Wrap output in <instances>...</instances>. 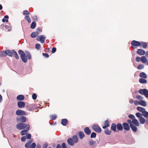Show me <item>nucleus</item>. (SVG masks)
Returning a JSON list of instances; mask_svg holds the SVG:
<instances>
[{
  "label": "nucleus",
  "instance_id": "4be33fe9",
  "mask_svg": "<svg viewBox=\"0 0 148 148\" xmlns=\"http://www.w3.org/2000/svg\"><path fill=\"white\" fill-rule=\"evenodd\" d=\"M139 76L143 78H147V76L146 73L143 72H142L140 73Z\"/></svg>",
  "mask_w": 148,
  "mask_h": 148
},
{
  "label": "nucleus",
  "instance_id": "a211bd4d",
  "mask_svg": "<svg viewBox=\"0 0 148 148\" xmlns=\"http://www.w3.org/2000/svg\"><path fill=\"white\" fill-rule=\"evenodd\" d=\"M116 127L117 129L119 131L122 130H123V127L121 123H119L116 125Z\"/></svg>",
  "mask_w": 148,
  "mask_h": 148
},
{
  "label": "nucleus",
  "instance_id": "338daca9",
  "mask_svg": "<svg viewBox=\"0 0 148 148\" xmlns=\"http://www.w3.org/2000/svg\"><path fill=\"white\" fill-rule=\"evenodd\" d=\"M56 148H61V145L60 144H58L56 146Z\"/></svg>",
  "mask_w": 148,
  "mask_h": 148
},
{
  "label": "nucleus",
  "instance_id": "603ef678",
  "mask_svg": "<svg viewBox=\"0 0 148 148\" xmlns=\"http://www.w3.org/2000/svg\"><path fill=\"white\" fill-rule=\"evenodd\" d=\"M134 103L136 105H140V101H138L136 100L134 101Z\"/></svg>",
  "mask_w": 148,
  "mask_h": 148
},
{
  "label": "nucleus",
  "instance_id": "7c9ffc66",
  "mask_svg": "<svg viewBox=\"0 0 148 148\" xmlns=\"http://www.w3.org/2000/svg\"><path fill=\"white\" fill-rule=\"evenodd\" d=\"M141 61L143 63H145L147 62V60L145 56H143L141 58Z\"/></svg>",
  "mask_w": 148,
  "mask_h": 148
},
{
  "label": "nucleus",
  "instance_id": "79ce46f5",
  "mask_svg": "<svg viewBox=\"0 0 148 148\" xmlns=\"http://www.w3.org/2000/svg\"><path fill=\"white\" fill-rule=\"evenodd\" d=\"M144 66L142 64L139 65L137 67V69H138L141 70L143 69Z\"/></svg>",
  "mask_w": 148,
  "mask_h": 148
},
{
  "label": "nucleus",
  "instance_id": "412c9836",
  "mask_svg": "<svg viewBox=\"0 0 148 148\" xmlns=\"http://www.w3.org/2000/svg\"><path fill=\"white\" fill-rule=\"evenodd\" d=\"M132 123L137 126H138L139 125V124L138 120L136 119H134L132 121Z\"/></svg>",
  "mask_w": 148,
  "mask_h": 148
},
{
  "label": "nucleus",
  "instance_id": "f8f14e48",
  "mask_svg": "<svg viewBox=\"0 0 148 148\" xmlns=\"http://www.w3.org/2000/svg\"><path fill=\"white\" fill-rule=\"evenodd\" d=\"M137 53L139 55H143L145 54V52L144 50L142 49H138Z\"/></svg>",
  "mask_w": 148,
  "mask_h": 148
},
{
  "label": "nucleus",
  "instance_id": "864d4df0",
  "mask_svg": "<svg viewBox=\"0 0 148 148\" xmlns=\"http://www.w3.org/2000/svg\"><path fill=\"white\" fill-rule=\"evenodd\" d=\"M42 55L45 58H48L49 56V55L47 53H43Z\"/></svg>",
  "mask_w": 148,
  "mask_h": 148
},
{
  "label": "nucleus",
  "instance_id": "0e129e2a",
  "mask_svg": "<svg viewBox=\"0 0 148 148\" xmlns=\"http://www.w3.org/2000/svg\"><path fill=\"white\" fill-rule=\"evenodd\" d=\"M134 102V100L133 99H131L129 101V102L130 103H132Z\"/></svg>",
  "mask_w": 148,
  "mask_h": 148
},
{
  "label": "nucleus",
  "instance_id": "ea45409f",
  "mask_svg": "<svg viewBox=\"0 0 148 148\" xmlns=\"http://www.w3.org/2000/svg\"><path fill=\"white\" fill-rule=\"evenodd\" d=\"M136 116L138 118H140L141 117H142V114H141L140 113L138 112L136 114Z\"/></svg>",
  "mask_w": 148,
  "mask_h": 148
},
{
  "label": "nucleus",
  "instance_id": "9d476101",
  "mask_svg": "<svg viewBox=\"0 0 148 148\" xmlns=\"http://www.w3.org/2000/svg\"><path fill=\"white\" fill-rule=\"evenodd\" d=\"M17 105L18 107L19 108H23L25 107V103L23 101H19L17 103Z\"/></svg>",
  "mask_w": 148,
  "mask_h": 148
},
{
  "label": "nucleus",
  "instance_id": "f257e3e1",
  "mask_svg": "<svg viewBox=\"0 0 148 148\" xmlns=\"http://www.w3.org/2000/svg\"><path fill=\"white\" fill-rule=\"evenodd\" d=\"M25 52L27 56H25V53L22 50H19L18 51V53L20 56L22 61L24 63H26L27 62V58L29 60H30L31 58V56L29 52L26 51Z\"/></svg>",
  "mask_w": 148,
  "mask_h": 148
},
{
  "label": "nucleus",
  "instance_id": "de8ad7c7",
  "mask_svg": "<svg viewBox=\"0 0 148 148\" xmlns=\"http://www.w3.org/2000/svg\"><path fill=\"white\" fill-rule=\"evenodd\" d=\"M36 48L37 49H39L40 48V45L38 44L36 45Z\"/></svg>",
  "mask_w": 148,
  "mask_h": 148
},
{
  "label": "nucleus",
  "instance_id": "b1692460",
  "mask_svg": "<svg viewBox=\"0 0 148 148\" xmlns=\"http://www.w3.org/2000/svg\"><path fill=\"white\" fill-rule=\"evenodd\" d=\"M139 82L141 84H146L147 81L144 78H140L139 79Z\"/></svg>",
  "mask_w": 148,
  "mask_h": 148
},
{
  "label": "nucleus",
  "instance_id": "774afa93",
  "mask_svg": "<svg viewBox=\"0 0 148 148\" xmlns=\"http://www.w3.org/2000/svg\"><path fill=\"white\" fill-rule=\"evenodd\" d=\"M41 146L39 144H37V148H40Z\"/></svg>",
  "mask_w": 148,
  "mask_h": 148
},
{
  "label": "nucleus",
  "instance_id": "e433bc0d",
  "mask_svg": "<svg viewBox=\"0 0 148 148\" xmlns=\"http://www.w3.org/2000/svg\"><path fill=\"white\" fill-rule=\"evenodd\" d=\"M25 18L28 21L29 23H30L31 22V19L28 16H26L25 17Z\"/></svg>",
  "mask_w": 148,
  "mask_h": 148
},
{
  "label": "nucleus",
  "instance_id": "4468645a",
  "mask_svg": "<svg viewBox=\"0 0 148 148\" xmlns=\"http://www.w3.org/2000/svg\"><path fill=\"white\" fill-rule=\"evenodd\" d=\"M84 132L87 135H89L91 133V131L88 127H86L84 128Z\"/></svg>",
  "mask_w": 148,
  "mask_h": 148
},
{
  "label": "nucleus",
  "instance_id": "bb28decb",
  "mask_svg": "<svg viewBox=\"0 0 148 148\" xmlns=\"http://www.w3.org/2000/svg\"><path fill=\"white\" fill-rule=\"evenodd\" d=\"M6 53L5 50V51H3L0 52V57H3L6 56Z\"/></svg>",
  "mask_w": 148,
  "mask_h": 148
},
{
  "label": "nucleus",
  "instance_id": "4d7b16f0",
  "mask_svg": "<svg viewBox=\"0 0 148 148\" xmlns=\"http://www.w3.org/2000/svg\"><path fill=\"white\" fill-rule=\"evenodd\" d=\"M27 138L26 136H23L21 137V139L22 141H24Z\"/></svg>",
  "mask_w": 148,
  "mask_h": 148
},
{
  "label": "nucleus",
  "instance_id": "052dcab7",
  "mask_svg": "<svg viewBox=\"0 0 148 148\" xmlns=\"http://www.w3.org/2000/svg\"><path fill=\"white\" fill-rule=\"evenodd\" d=\"M42 32V29H41L40 28H38L37 29V32H38L39 33V32Z\"/></svg>",
  "mask_w": 148,
  "mask_h": 148
},
{
  "label": "nucleus",
  "instance_id": "a18cd8bd",
  "mask_svg": "<svg viewBox=\"0 0 148 148\" xmlns=\"http://www.w3.org/2000/svg\"><path fill=\"white\" fill-rule=\"evenodd\" d=\"M95 141L92 140H90L89 141V144L90 146L94 144L95 143Z\"/></svg>",
  "mask_w": 148,
  "mask_h": 148
},
{
  "label": "nucleus",
  "instance_id": "473e14b6",
  "mask_svg": "<svg viewBox=\"0 0 148 148\" xmlns=\"http://www.w3.org/2000/svg\"><path fill=\"white\" fill-rule=\"evenodd\" d=\"M29 130L27 129H25V130L22 131L21 132V134L22 135H25L27 134V132Z\"/></svg>",
  "mask_w": 148,
  "mask_h": 148
},
{
  "label": "nucleus",
  "instance_id": "20e7f679",
  "mask_svg": "<svg viewBox=\"0 0 148 148\" xmlns=\"http://www.w3.org/2000/svg\"><path fill=\"white\" fill-rule=\"evenodd\" d=\"M131 44L132 45V48L133 49L136 48L135 47L139 46L141 45V43H140V42L135 40H133L132 41Z\"/></svg>",
  "mask_w": 148,
  "mask_h": 148
},
{
  "label": "nucleus",
  "instance_id": "69168bd1",
  "mask_svg": "<svg viewBox=\"0 0 148 148\" xmlns=\"http://www.w3.org/2000/svg\"><path fill=\"white\" fill-rule=\"evenodd\" d=\"M2 96L0 95V103L2 102Z\"/></svg>",
  "mask_w": 148,
  "mask_h": 148
},
{
  "label": "nucleus",
  "instance_id": "5701e85b",
  "mask_svg": "<svg viewBox=\"0 0 148 148\" xmlns=\"http://www.w3.org/2000/svg\"><path fill=\"white\" fill-rule=\"evenodd\" d=\"M68 122V120L66 119H63L62 120L61 124L64 126H65L66 125Z\"/></svg>",
  "mask_w": 148,
  "mask_h": 148
},
{
  "label": "nucleus",
  "instance_id": "bf43d9fd",
  "mask_svg": "<svg viewBox=\"0 0 148 148\" xmlns=\"http://www.w3.org/2000/svg\"><path fill=\"white\" fill-rule=\"evenodd\" d=\"M136 60L137 62H139L141 61V58L139 57H137L136 58Z\"/></svg>",
  "mask_w": 148,
  "mask_h": 148
},
{
  "label": "nucleus",
  "instance_id": "aec40b11",
  "mask_svg": "<svg viewBox=\"0 0 148 148\" xmlns=\"http://www.w3.org/2000/svg\"><path fill=\"white\" fill-rule=\"evenodd\" d=\"M116 125L115 123H113L111 126V130L114 131V132H116Z\"/></svg>",
  "mask_w": 148,
  "mask_h": 148
},
{
  "label": "nucleus",
  "instance_id": "49530a36",
  "mask_svg": "<svg viewBox=\"0 0 148 148\" xmlns=\"http://www.w3.org/2000/svg\"><path fill=\"white\" fill-rule=\"evenodd\" d=\"M36 146V144L34 143H33L32 144V145L31 144L30 147V148H35Z\"/></svg>",
  "mask_w": 148,
  "mask_h": 148
},
{
  "label": "nucleus",
  "instance_id": "2f4dec72",
  "mask_svg": "<svg viewBox=\"0 0 148 148\" xmlns=\"http://www.w3.org/2000/svg\"><path fill=\"white\" fill-rule=\"evenodd\" d=\"M139 120L140 121V123L141 124H143L144 123L145 121L146 120L143 117H141L139 119Z\"/></svg>",
  "mask_w": 148,
  "mask_h": 148
},
{
  "label": "nucleus",
  "instance_id": "39448f33",
  "mask_svg": "<svg viewBox=\"0 0 148 148\" xmlns=\"http://www.w3.org/2000/svg\"><path fill=\"white\" fill-rule=\"evenodd\" d=\"M138 92L143 95H144L146 98L148 97V90L146 89H140L138 91Z\"/></svg>",
  "mask_w": 148,
  "mask_h": 148
},
{
  "label": "nucleus",
  "instance_id": "c03bdc74",
  "mask_svg": "<svg viewBox=\"0 0 148 148\" xmlns=\"http://www.w3.org/2000/svg\"><path fill=\"white\" fill-rule=\"evenodd\" d=\"M30 13L28 11L26 10L23 11V14L24 15H28Z\"/></svg>",
  "mask_w": 148,
  "mask_h": 148
},
{
  "label": "nucleus",
  "instance_id": "5fc2aeb1",
  "mask_svg": "<svg viewBox=\"0 0 148 148\" xmlns=\"http://www.w3.org/2000/svg\"><path fill=\"white\" fill-rule=\"evenodd\" d=\"M27 139H30L31 138V134H28L26 136Z\"/></svg>",
  "mask_w": 148,
  "mask_h": 148
},
{
  "label": "nucleus",
  "instance_id": "c9c22d12",
  "mask_svg": "<svg viewBox=\"0 0 148 148\" xmlns=\"http://www.w3.org/2000/svg\"><path fill=\"white\" fill-rule=\"evenodd\" d=\"M36 25V23L34 21L32 23L30 27L32 29H34Z\"/></svg>",
  "mask_w": 148,
  "mask_h": 148
},
{
  "label": "nucleus",
  "instance_id": "ddd939ff",
  "mask_svg": "<svg viewBox=\"0 0 148 148\" xmlns=\"http://www.w3.org/2000/svg\"><path fill=\"white\" fill-rule=\"evenodd\" d=\"M67 142L71 146H73L75 143L73 141V139L71 138H69Z\"/></svg>",
  "mask_w": 148,
  "mask_h": 148
},
{
  "label": "nucleus",
  "instance_id": "e2e57ef3",
  "mask_svg": "<svg viewBox=\"0 0 148 148\" xmlns=\"http://www.w3.org/2000/svg\"><path fill=\"white\" fill-rule=\"evenodd\" d=\"M2 21L3 22H5V21L7 22H8V19L5 20L4 18H3L2 20Z\"/></svg>",
  "mask_w": 148,
  "mask_h": 148
},
{
  "label": "nucleus",
  "instance_id": "6e6d98bb",
  "mask_svg": "<svg viewBox=\"0 0 148 148\" xmlns=\"http://www.w3.org/2000/svg\"><path fill=\"white\" fill-rule=\"evenodd\" d=\"M56 48L55 47H53L52 48L51 52L52 53H54L56 52Z\"/></svg>",
  "mask_w": 148,
  "mask_h": 148
},
{
  "label": "nucleus",
  "instance_id": "0eeeda50",
  "mask_svg": "<svg viewBox=\"0 0 148 148\" xmlns=\"http://www.w3.org/2000/svg\"><path fill=\"white\" fill-rule=\"evenodd\" d=\"M46 38V37L45 36L40 35L37 36L36 40L38 41H40L41 43H44Z\"/></svg>",
  "mask_w": 148,
  "mask_h": 148
},
{
  "label": "nucleus",
  "instance_id": "1a4fd4ad",
  "mask_svg": "<svg viewBox=\"0 0 148 148\" xmlns=\"http://www.w3.org/2000/svg\"><path fill=\"white\" fill-rule=\"evenodd\" d=\"M16 120L20 122H25L26 121V117L23 116H21L17 118Z\"/></svg>",
  "mask_w": 148,
  "mask_h": 148
},
{
  "label": "nucleus",
  "instance_id": "4c0bfd02",
  "mask_svg": "<svg viewBox=\"0 0 148 148\" xmlns=\"http://www.w3.org/2000/svg\"><path fill=\"white\" fill-rule=\"evenodd\" d=\"M105 133L107 135H109L111 134V131L107 129L104 131Z\"/></svg>",
  "mask_w": 148,
  "mask_h": 148
},
{
  "label": "nucleus",
  "instance_id": "6e6552de",
  "mask_svg": "<svg viewBox=\"0 0 148 148\" xmlns=\"http://www.w3.org/2000/svg\"><path fill=\"white\" fill-rule=\"evenodd\" d=\"M16 114L18 116L25 115V112L23 110H18L16 111Z\"/></svg>",
  "mask_w": 148,
  "mask_h": 148
},
{
  "label": "nucleus",
  "instance_id": "09e8293b",
  "mask_svg": "<svg viewBox=\"0 0 148 148\" xmlns=\"http://www.w3.org/2000/svg\"><path fill=\"white\" fill-rule=\"evenodd\" d=\"M62 148H67L65 143H63L61 145Z\"/></svg>",
  "mask_w": 148,
  "mask_h": 148
},
{
  "label": "nucleus",
  "instance_id": "f3484780",
  "mask_svg": "<svg viewBox=\"0 0 148 148\" xmlns=\"http://www.w3.org/2000/svg\"><path fill=\"white\" fill-rule=\"evenodd\" d=\"M130 126L133 131L134 132H136L137 131V127L133 125L132 123H131L130 124Z\"/></svg>",
  "mask_w": 148,
  "mask_h": 148
},
{
  "label": "nucleus",
  "instance_id": "58836bf2",
  "mask_svg": "<svg viewBox=\"0 0 148 148\" xmlns=\"http://www.w3.org/2000/svg\"><path fill=\"white\" fill-rule=\"evenodd\" d=\"M51 119L53 120H55L57 118V116L56 115H51L50 116Z\"/></svg>",
  "mask_w": 148,
  "mask_h": 148
},
{
  "label": "nucleus",
  "instance_id": "2eb2a0df",
  "mask_svg": "<svg viewBox=\"0 0 148 148\" xmlns=\"http://www.w3.org/2000/svg\"><path fill=\"white\" fill-rule=\"evenodd\" d=\"M25 99L24 96L23 95H19L16 97L17 99L20 101H22Z\"/></svg>",
  "mask_w": 148,
  "mask_h": 148
},
{
  "label": "nucleus",
  "instance_id": "9b49d317",
  "mask_svg": "<svg viewBox=\"0 0 148 148\" xmlns=\"http://www.w3.org/2000/svg\"><path fill=\"white\" fill-rule=\"evenodd\" d=\"M123 129L129 131L130 130V127L128 124L127 123H123Z\"/></svg>",
  "mask_w": 148,
  "mask_h": 148
},
{
  "label": "nucleus",
  "instance_id": "f704fd0d",
  "mask_svg": "<svg viewBox=\"0 0 148 148\" xmlns=\"http://www.w3.org/2000/svg\"><path fill=\"white\" fill-rule=\"evenodd\" d=\"M142 114L143 116L145 117L146 118H148V112L145 110L144 112H143Z\"/></svg>",
  "mask_w": 148,
  "mask_h": 148
},
{
  "label": "nucleus",
  "instance_id": "c85d7f7f",
  "mask_svg": "<svg viewBox=\"0 0 148 148\" xmlns=\"http://www.w3.org/2000/svg\"><path fill=\"white\" fill-rule=\"evenodd\" d=\"M140 105L144 106H145L147 105V104L145 101L140 100Z\"/></svg>",
  "mask_w": 148,
  "mask_h": 148
},
{
  "label": "nucleus",
  "instance_id": "37998d69",
  "mask_svg": "<svg viewBox=\"0 0 148 148\" xmlns=\"http://www.w3.org/2000/svg\"><path fill=\"white\" fill-rule=\"evenodd\" d=\"M136 97L137 99L140 100H142L143 99V97H142L138 95H136Z\"/></svg>",
  "mask_w": 148,
  "mask_h": 148
},
{
  "label": "nucleus",
  "instance_id": "a878e982",
  "mask_svg": "<svg viewBox=\"0 0 148 148\" xmlns=\"http://www.w3.org/2000/svg\"><path fill=\"white\" fill-rule=\"evenodd\" d=\"M137 109L139 111L142 112V113L143 112H144L145 110V108L139 106L137 107Z\"/></svg>",
  "mask_w": 148,
  "mask_h": 148
},
{
  "label": "nucleus",
  "instance_id": "3c124183",
  "mask_svg": "<svg viewBox=\"0 0 148 148\" xmlns=\"http://www.w3.org/2000/svg\"><path fill=\"white\" fill-rule=\"evenodd\" d=\"M33 105H30L27 106V107L29 110H31L32 109V107Z\"/></svg>",
  "mask_w": 148,
  "mask_h": 148
},
{
  "label": "nucleus",
  "instance_id": "680f3d73",
  "mask_svg": "<svg viewBox=\"0 0 148 148\" xmlns=\"http://www.w3.org/2000/svg\"><path fill=\"white\" fill-rule=\"evenodd\" d=\"M33 18L34 19V21H37V17L36 16H34L33 17Z\"/></svg>",
  "mask_w": 148,
  "mask_h": 148
},
{
  "label": "nucleus",
  "instance_id": "f03ea898",
  "mask_svg": "<svg viewBox=\"0 0 148 148\" xmlns=\"http://www.w3.org/2000/svg\"><path fill=\"white\" fill-rule=\"evenodd\" d=\"M6 55L10 57H12L14 56L15 58L18 60L19 58V56L17 53L14 50H12L11 51L9 50H5Z\"/></svg>",
  "mask_w": 148,
  "mask_h": 148
},
{
  "label": "nucleus",
  "instance_id": "8fccbe9b",
  "mask_svg": "<svg viewBox=\"0 0 148 148\" xmlns=\"http://www.w3.org/2000/svg\"><path fill=\"white\" fill-rule=\"evenodd\" d=\"M37 95L35 93L33 94L32 95V98L34 99L35 100L36 99Z\"/></svg>",
  "mask_w": 148,
  "mask_h": 148
},
{
  "label": "nucleus",
  "instance_id": "13d9d810",
  "mask_svg": "<svg viewBox=\"0 0 148 148\" xmlns=\"http://www.w3.org/2000/svg\"><path fill=\"white\" fill-rule=\"evenodd\" d=\"M128 117L130 119H133V120L134 119V118H135L134 116L132 114H130L129 115Z\"/></svg>",
  "mask_w": 148,
  "mask_h": 148
},
{
  "label": "nucleus",
  "instance_id": "393cba45",
  "mask_svg": "<svg viewBox=\"0 0 148 148\" xmlns=\"http://www.w3.org/2000/svg\"><path fill=\"white\" fill-rule=\"evenodd\" d=\"M32 142V141L31 140L28 141L25 144V147L26 148H29L30 147L31 144Z\"/></svg>",
  "mask_w": 148,
  "mask_h": 148
},
{
  "label": "nucleus",
  "instance_id": "c756f323",
  "mask_svg": "<svg viewBox=\"0 0 148 148\" xmlns=\"http://www.w3.org/2000/svg\"><path fill=\"white\" fill-rule=\"evenodd\" d=\"M72 138L73 139V141L75 143H76L78 142V140L77 136L74 135L73 137Z\"/></svg>",
  "mask_w": 148,
  "mask_h": 148
},
{
  "label": "nucleus",
  "instance_id": "7ed1b4c3",
  "mask_svg": "<svg viewBox=\"0 0 148 148\" xmlns=\"http://www.w3.org/2000/svg\"><path fill=\"white\" fill-rule=\"evenodd\" d=\"M29 126L28 124H26L23 123H20L16 125V128L19 130H21L24 128L29 130Z\"/></svg>",
  "mask_w": 148,
  "mask_h": 148
},
{
  "label": "nucleus",
  "instance_id": "a19ab883",
  "mask_svg": "<svg viewBox=\"0 0 148 148\" xmlns=\"http://www.w3.org/2000/svg\"><path fill=\"white\" fill-rule=\"evenodd\" d=\"M96 133L94 132H93L91 134L90 137L91 138H95L96 136Z\"/></svg>",
  "mask_w": 148,
  "mask_h": 148
},
{
  "label": "nucleus",
  "instance_id": "cd10ccee",
  "mask_svg": "<svg viewBox=\"0 0 148 148\" xmlns=\"http://www.w3.org/2000/svg\"><path fill=\"white\" fill-rule=\"evenodd\" d=\"M140 43H141V45H140L143 48H146L147 47V45L146 42H140Z\"/></svg>",
  "mask_w": 148,
  "mask_h": 148
},
{
  "label": "nucleus",
  "instance_id": "72a5a7b5",
  "mask_svg": "<svg viewBox=\"0 0 148 148\" xmlns=\"http://www.w3.org/2000/svg\"><path fill=\"white\" fill-rule=\"evenodd\" d=\"M79 138L81 139H82L85 136L84 133L81 131L79 132Z\"/></svg>",
  "mask_w": 148,
  "mask_h": 148
},
{
  "label": "nucleus",
  "instance_id": "dca6fc26",
  "mask_svg": "<svg viewBox=\"0 0 148 148\" xmlns=\"http://www.w3.org/2000/svg\"><path fill=\"white\" fill-rule=\"evenodd\" d=\"M39 33L38 32H33L32 33L31 36L32 38H35L38 36Z\"/></svg>",
  "mask_w": 148,
  "mask_h": 148
},
{
  "label": "nucleus",
  "instance_id": "423d86ee",
  "mask_svg": "<svg viewBox=\"0 0 148 148\" xmlns=\"http://www.w3.org/2000/svg\"><path fill=\"white\" fill-rule=\"evenodd\" d=\"M92 129L97 133H100L101 132V129L100 127L97 125H94L92 127Z\"/></svg>",
  "mask_w": 148,
  "mask_h": 148
},
{
  "label": "nucleus",
  "instance_id": "6ab92c4d",
  "mask_svg": "<svg viewBox=\"0 0 148 148\" xmlns=\"http://www.w3.org/2000/svg\"><path fill=\"white\" fill-rule=\"evenodd\" d=\"M104 126L102 127L103 129H105L106 127L110 126L109 121L108 120L104 122Z\"/></svg>",
  "mask_w": 148,
  "mask_h": 148
}]
</instances>
